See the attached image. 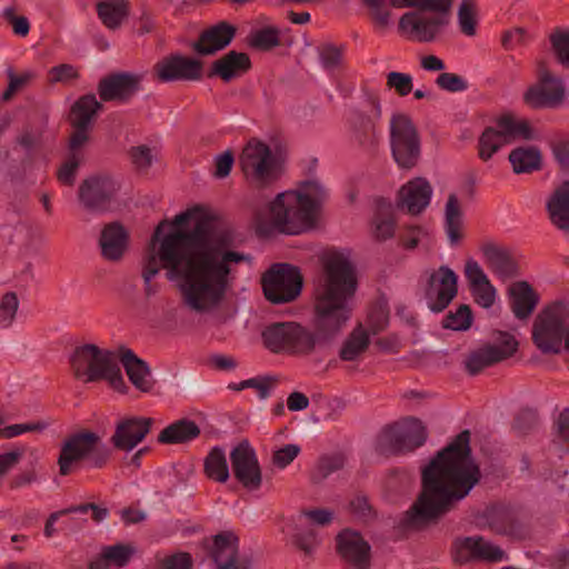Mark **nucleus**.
Listing matches in <instances>:
<instances>
[{"mask_svg": "<svg viewBox=\"0 0 569 569\" xmlns=\"http://www.w3.org/2000/svg\"><path fill=\"white\" fill-rule=\"evenodd\" d=\"M232 236L199 208L177 214L156 228L142 260L147 296L154 293L151 280L161 268L170 280L179 281L182 302L198 313L216 309L234 279L233 266L249 260L231 249Z\"/></svg>", "mask_w": 569, "mask_h": 569, "instance_id": "obj_1", "label": "nucleus"}, {"mask_svg": "<svg viewBox=\"0 0 569 569\" xmlns=\"http://www.w3.org/2000/svg\"><path fill=\"white\" fill-rule=\"evenodd\" d=\"M480 478L479 466L471 457L470 432L463 430L423 468L421 492L406 512L402 527L420 530L438 521L470 493Z\"/></svg>", "mask_w": 569, "mask_h": 569, "instance_id": "obj_2", "label": "nucleus"}, {"mask_svg": "<svg viewBox=\"0 0 569 569\" xmlns=\"http://www.w3.org/2000/svg\"><path fill=\"white\" fill-rule=\"evenodd\" d=\"M380 31L396 26L402 36H438L452 23L455 0H360Z\"/></svg>", "mask_w": 569, "mask_h": 569, "instance_id": "obj_3", "label": "nucleus"}, {"mask_svg": "<svg viewBox=\"0 0 569 569\" xmlns=\"http://www.w3.org/2000/svg\"><path fill=\"white\" fill-rule=\"evenodd\" d=\"M327 198V189L317 180L305 181L297 190L281 192L266 207L254 210L258 231L276 230L286 234L307 231L313 227Z\"/></svg>", "mask_w": 569, "mask_h": 569, "instance_id": "obj_4", "label": "nucleus"}, {"mask_svg": "<svg viewBox=\"0 0 569 569\" xmlns=\"http://www.w3.org/2000/svg\"><path fill=\"white\" fill-rule=\"evenodd\" d=\"M356 290L357 278L349 259L337 251L328 253L323 259V274L315 290L321 329L336 332L349 320Z\"/></svg>", "mask_w": 569, "mask_h": 569, "instance_id": "obj_5", "label": "nucleus"}, {"mask_svg": "<svg viewBox=\"0 0 569 569\" xmlns=\"http://www.w3.org/2000/svg\"><path fill=\"white\" fill-rule=\"evenodd\" d=\"M70 366L74 378L84 383L106 380L117 391L127 390L118 359L110 350L92 343L79 346L70 357Z\"/></svg>", "mask_w": 569, "mask_h": 569, "instance_id": "obj_6", "label": "nucleus"}, {"mask_svg": "<svg viewBox=\"0 0 569 569\" xmlns=\"http://www.w3.org/2000/svg\"><path fill=\"white\" fill-rule=\"evenodd\" d=\"M110 458V450L93 431L82 430L68 436L61 443L58 457L59 473L70 475L80 463L102 468Z\"/></svg>", "mask_w": 569, "mask_h": 569, "instance_id": "obj_7", "label": "nucleus"}, {"mask_svg": "<svg viewBox=\"0 0 569 569\" xmlns=\"http://www.w3.org/2000/svg\"><path fill=\"white\" fill-rule=\"evenodd\" d=\"M535 138L530 123L507 114L499 118L493 127H488L478 140V154L482 161H488L503 146L517 139L531 140Z\"/></svg>", "mask_w": 569, "mask_h": 569, "instance_id": "obj_8", "label": "nucleus"}, {"mask_svg": "<svg viewBox=\"0 0 569 569\" xmlns=\"http://www.w3.org/2000/svg\"><path fill=\"white\" fill-rule=\"evenodd\" d=\"M262 341L274 353H310L317 343V337L296 322H274L262 331Z\"/></svg>", "mask_w": 569, "mask_h": 569, "instance_id": "obj_9", "label": "nucleus"}, {"mask_svg": "<svg viewBox=\"0 0 569 569\" xmlns=\"http://www.w3.org/2000/svg\"><path fill=\"white\" fill-rule=\"evenodd\" d=\"M389 131L396 163L402 169L416 167L421 154V139L412 119L406 113H393Z\"/></svg>", "mask_w": 569, "mask_h": 569, "instance_id": "obj_10", "label": "nucleus"}, {"mask_svg": "<svg viewBox=\"0 0 569 569\" xmlns=\"http://www.w3.org/2000/svg\"><path fill=\"white\" fill-rule=\"evenodd\" d=\"M240 166L249 183L256 188H263L274 182L280 176V163L263 142L251 140L244 147Z\"/></svg>", "mask_w": 569, "mask_h": 569, "instance_id": "obj_11", "label": "nucleus"}, {"mask_svg": "<svg viewBox=\"0 0 569 569\" xmlns=\"http://www.w3.org/2000/svg\"><path fill=\"white\" fill-rule=\"evenodd\" d=\"M568 308L563 302H556L545 308L532 325V341L542 353H559L565 337V323Z\"/></svg>", "mask_w": 569, "mask_h": 569, "instance_id": "obj_12", "label": "nucleus"}, {"mask_svg": "<svg viewBox=\"0 0 569 569\" xmlns=\"http://www.w3.org/2000/svg\"><path fill=\"white\" fill-rule=\"evenodd\" d=\"M426 428L419 419L407 418L386 427L377 441V449L383 455L412 451L426 442Z\"/></svg>", "mask_w": 569, "mask_h": 569, "instance_id": "obj_13", "label": "nucleus"}, {"mask_svg": "<svg viewBox=\"0 0 569 569\" xmlns=\"http://www.w3.org/2000/svg\"><path fill=\"white\" fill-rule=\"evenodd\" d=\"M261 284L267 300L276 305L287 303L300 295L302 277L298 268L276 263L262 276Z\"/></svg>", "mask_w": 569, "mask_h": 569, "instance_id": "obj_14", "label": "nucleus"}, {"mask_svg": "<svg viewBox=\"0 0 569 569\" xmlns=\"http://www.w3.org/2000/svg\"><path fill=\"white\" fill-rule=\"evenodd\" d=\"M538 83L525 93L526 102L532 108H556L566 97V89L561 78L553 76L545 61L537 66Z\"/></svg>", "mask_w": 569, "mask_h": 569, "instance_id": "obj_15", "label": "nucleus"}, {"mask_svg": "<svg viewBox=\"0 0 569 569\" xmlns=\"http://www.w3.org/2000/svg\"><path fill=\"white\" fill-rule=\"evenodd\" d=\"M101 107V103L97 100L94 94L83 96L73 104L70 121L74 128V132L70 137L69 154H77L79 158H84L82 147L89 139V127Z\"/></svg>", "mask_w": 569, "mask_h": 569, "instance_id": "obj_16", "label": "nucleus"}, {"mask_svg": "<svg viewBox=\"0 0 569 569\" xmlns=\"http://www.w3.org/2000/svg\"><path fill=\"white\" fill-rule=\"evenodd\" d=\"M458 292V276L447 266L433 270L428 278L426 299L433 312L443 311Z\"/></svg>", "mask_w": 569, "mask_h": 569, "instance_id": "obj_17", "label": "nucleus"}, {"mask_svg": "<svg viewBox=\"0 0 569 569\" xmlns=\"http://www.w3.org/2000/svg\"><path fill=\"white\" fill-rule=\"evenodd\" d=\"M234 478L248 490H257L262 483V472L254 449L243 440L230 452Z\"/></svg>", "mask_w": 569, "mask_h": 569, "instance_id": "obj_18", "label": "nucleus"}, {"mask_svg": "<svg viewBox=\"0 0 569 569\" xmlns=\"http://www.w3.org/2000/svg\"><path fill=\"white\" fill-rule=\"evenodd\" d=\"M453 559L458 563L472 560L500 562L506 559L505 551L480 536L459 537L452 543Z\"/></svg>", "mask_w": 569, "mask_h": 569, "instance_id": "obj_19", "label": "nucleus"}, {"mask_svg": "<svg viewBox=\"0 0 569 569\" xmlns=\"http://www.w3.org/2000/svg\"><path fill=\"white\" fill-rule=\"evenodd\" d=\"M518 348V342L513 336L501 333L499 345H487L470 352L466 360V370L475 376L485 368L510 358Z\"/></svg>", "mask_w": 569, "mask_h": 569, "instance_id": "obj_20", "label": "nucleus"}, {"mask_svg": "<svg viewBox=\"0 0 569 569\" xmlns=\"http://www.w3.org/2000/svg\"><path fill=\"white\" fill-rule=\"evenodd\" d=\"M239 32L244 36H282L291 32L288 28L274 23L268 17H258L236 27L227 21H219L197 32L196 36H236Z\"/></svg>", "mask_w": 569, "mask_h": 569, "instance_id": "obj_21", "label": "nucleus"}, {"mask_svg": "<svg viewBox=\"0 0 569 569\" xmlns=\"http://www.w3.org/2000/svg\"><path fill=\"white\" fill-rule=\"evenodd\" d=\"M118 188V183L108 176L91 177L80 184L79 200L87 210L101 212L108 209Z\"/></svg>", "mask_w": 569, "mask_h": 569, "instance_id": "obj_22", "label": "nucleus"}, {"mask_svg": "<svg viewBox=\"0 0 569 569\" xmlns=\"http://www.w3.org/2000/svg\"><path fill=\"white\" fill-rule=\"evenodd\" d=\"M141 81L137 73H112L99 81L98 93L102 101L127 103L141 90Z\"/></svg>", "mask_w": 569, "mask_h": 569, "instance_id": "obj_23", "label": "nucleus"}, {"mask_svg": "<svg viewBox=\"0 0 569 569\" xmlns=\"http://www.w3.org/2000/svg\"><path fill=\"white\" fill-rule=\"evenodd\" d=\"M152 425L153 419L148 417L122 418L116 423L110 442L116 449L129 452L144 440Z\"/></svg>", "mask_w": 569, "mask_h": 569, "instance_id": "obj_24", "label": "nucleus"}, {"mask_svg": "<svg viewBox=\"0 0 569 569\" xmlns=\"http://www.w3.org/2000/svg\"><path fill=\"white\" fill-rule=\"evenodd\" d=\"M156 73L160 81H198L202 78V62L199 60L173 54L159 61Z\"/></svg>", "mask_w": 569, "mask_h": 569, "instance_id": "obj_25", "label": "nucleus"}, {"mask_svg": "<svg viewBox=\"0 0 569 569\" xmlns=\"http://www.w3.org/2000/svg\"><path fill=\"white\" fill-rule=\"evenodd\" d=\"M210 556L217 569H251L248 558L238 557V537L230 531L213 537Z\"/></svg>", "mask_w": 569, "mask_h": 569, "instance_id": "obj_26", "label": "nucleus"}, {"mask_svg": "<svg viewBox=\"0 0 569 569\" xmlns=\"http://www.w3.org/2000/svg\"><path fill=\"white\" fill-rule=\"evenodd\" d=\"M337 549L341 558L355 569H368L370 546L358 532H340L337 537Z\"/></svg>", "mask_w": 569, "mask_h": 569, "instance_id": "obj_27", "label": "nucleus"}, {"mask_svg": "<svg viewBox=\"0 0 569 569\" xmlns=\"http://www.w3.org/2000/svg\"><path fill=\"white\" fill-rule=\"evenodd\" d=\"M432 187L425 178H415L403 184L398 192V207L411 214H418L430 203Z\"/></svg>", "mask_w": 569, "mask_h": 569, "instance_id": "obj_28", "label": "nucleus"}, {"mask_svg": "<svg viewBox=\"0 0 569 569\" xmlns=\"http://www.w3.org/2000/svg\"><path fill=\"white\" fill-rule=\"evenodd\" d=\"M487 267L499 278L509 279L518 273V266L509 249L492 241H485L480 246Z\"/></svg>", "mask_w": 569, "mask_h": 569, "instance_id": "obj_29", "label": "nucleus"}, {"mask_svg": "<svg viewBox=\"0 0 569 569\" xmlns=\"http://www.w3.org/2000/svg\"><path fill=\"white\" fill-rule=\"evenodd\" d=\"M129 243V233L119 222H111L103 227L99 238L101 256L107 261H119L124 256Z\"/></svg>", "mask_w": 569, "mask_h": 569, "instance_id": "obj_30", "label": "nucleus"}, {"mask_svg": "<svg viewBox=\"0 0 569 569\" xmlns=\"http://www.w3.org/2000/svg\"><path fill=\"white\" fill-rule=\"evenodd\" d=\"M465 276L476 302L483 308L492 307L496 300V289L475 259L470 258L466 261Z\"/></svg>", "mask_w": 569, "mask_h": 569, "instance_id": "obj_31", "label": "nucleus"}, {"mask_svg": "<svg viewBox=\"0 0 569 569\" xmlns=\"http://www.w3.org/2000/svg\"><path fill=\"white\" fill-rule=\"evenodd\" d=\"M251 69V60L244 52L229 51L217 59L210 71V77H219L224 82L240 78Z\"/></svg>", "mask_w": 569, "mask_h": 569, "instance_id": "obj_32", "label": "nucleus"}, {"mask_svg": "<svg viewBox=\"0 0 569 569\" xmlns=\"http://www.w3.org/2000/svg\"><path fill=\"white\" fill-rule=\"evenodd\" d=\"M550 222L559 230L569 232V180L555 189L546 203Z\"/></svg>", "mask_w": 569, "mask_h": 569, "instance_id": "obj_33", "label": "nucleus"}, {"mask_svg": "<svg viewBox=\"0 0 569 569\" xmlns=\"http://www.w3.org/2000/svg\"><path fill=\"white\" fill-rule=\"evenodd\" d=\"M119 360L123 366L130 382L139 390L146 392L152 388L151 372L148 365L130 349L120 351Z\"/></svg>", "mask_w": 569, "mask_h": 569, "instance_id": "obj_34", "label": "nucleus"}, {"mask_svg": "<svg viewBox=\"0 0 569 569\" xmlns=\"http://www.w3.org/2000/svg\"><path fill=\"white\" fill-rule=\"evenodd\" d=\"M443 227L451 246H457L463 238V211L455 193L448 196L445 206Z\"/></svg>", "mask_w": 569, "mask_h": 569, "instance_id": "obj_35", "label": "nucleus"}, {"mask_svg": "<svg viewBox=\"0 0 569 569\" xmlns=\"http://www.w3.org/2000/svg\"><path fill=\"white\" fill-rule=\"evenodd\" d=\"M133 553L134 548L128 545L118 543L104 547L100 556L90 562L89 569H112L124 567Z\"/></svg>", "mask_w": 569, "mask_h": 569, "instance_id": "obj_36", "label": "nucleus"}, {"mask_svg": "<svg viewBox=\"0 0 569 569\" xmlns=\"http://www.w3.org/2000/svg\"><path fill=\"white\" fill-rule=\"evenodd\" d=\"M511 308L519 319L528 318L536 308L538 299L532 288L525 281L513 283L510 289Z\"/></svg>", "mask_w": 569, "mask_h": 569, "instance_id": "obj_37", "label": "nucleus"}, {"mask_svg": "<svg viewBox=\"0 0 569 569\" xmlns=\"http://www.w3.org/2000/svg\"><path fill=\"white\" fill-rule=\"evenodd\" d=\"M200 435V428L196 422L180 419L166 427L158 436L160 443H183L196 439Z\"/></svg>", "mask_w": 569, "mask_h": 569, "instance_id": "obj_38", "label": "nucleus"}, {"mask_svg": "<svg viewBox=\"0 0 569 569\" xmlns=\"http://www.w3.org/2000/svg\"><path fill=\"white\" fill-rule=\"evenodd\" d=\"M393 208L386 200L377 201V209L371 221L372 234L377 240H387L395 233Z\"/></svg>", "mask_w": 569, "mask_h": 569, "instance_id": "obj_39", "label": "nucleus"}, {"mask_svg": "<svg viewBox=\"0 0 569 569\" xmlns=\"http://www.w3.org/2000/svg\"><path fill=\"white\" fill-rule=\"evenodd\" d=\"M509 161L516 173H529L540 169L541 153L536 147H519L510 152Z\"/></svg>", "mask_w": 569, "mask_h": 569, "instance_id": "obj_40", "label": "nucleus"}, {"mask_svg": "<svg viewBox=\"0 0 569 569\" xmlns=\"http://www.w3.org/2000/svg\"><path fill=\"white\" fill-rule=\"evenodd\" d=\"M370 343L369 333L361 326H357L343 342L340 358L345 361H353L363 353Z\"/></svg>", "mask_w": 569, "mask_h": 569, "instance_id": "obj_41", "label": "nucleus"}, {"mask_svg": "<svg viewBox=\"0 0 569 569\" xmlns=\"http://www.w3.org/2000/svg\"><path fill=\"white\" fill-rule=\"evenodd\" d=\"M101 21L110 29L117 28L128 14L126 0H104L97 4Z\"/></svg>", "mask_w": 569, "mask_h": 569, "instance_id": "obj_42", "label": "nucleus"}, {"mask_svg": "<svg viewBox=\"0 0 569 569\" xmlns=\"http://www.w3.org/2000/svg\"><path fill=\"white\" fill-rule=\"evenodd\" d=\"M204 472L208 478L226 482L229 479V468L227 463L226 452L220 447H214L204 459Z\"/></svg>", "mask_w": 569, "mask_h": 569, "instance_id": "obj_43", "label": "nucleus"}, {"mask_svg": "<svg viewBox=\"0 0 569 569\" xmlns=\"http://www.w3.org/2000/svg\"><path fill=\"white\" fill-rule=\"evenodd\" d=\"M459 30L465 36H473L478 24V7L476 0H462L457 10Z\"/></svg>", "mask_w": 569, "mask_h": 569, "instance_id": "obj_44", "label": "nucleus"}, {"mask_svg": "<svg viewBox=\"0 0 569 569\" xmlns=\"http://www.w3.org/2000/svg\"><path fill=\"white\" fill-rule=\"evenodd\" d=\"M552 157L561 170L569 171V134L556 133L549 141Z\"/></svg>", "mask_w": 569, "mask_h": 569, "instance_id": "obj_45", "label": "nucleus"}, {"mask_svg": "<svg viewBox=\"0 0 569 569\" xmlns=\"http://www.w3.org/2000/svg\"><path fill=\"white\" fill-rule=\"evenodd\" d=\"M232 38H193L189 47L198 56H212L230 44Z\"/></svg>", "mask_w": 569, "mask_h": 569, "instance_id": "obj_46", "label": "nucleus"}, {"mask_svg": "<svg viewBox=\"0 0 569 569\" xmlns=\"http://www.w3.org/2000/svg\"><path fill=\"white\" fill-rule=\"evenodd\" d=\"M278 379L272 376L258 377L243 380L239 383H230L229 389L241 391L246 388L256 389L261 399L269 397L271 389L277 385Z\"/></svg>", "mask_w": 569, "mask_h": 569, "instance_id": "obj_47", "label": "nucleus"}, {"mask_svg": "<svg viewBox=\"0 0 569 569\" xmlns=\"http://www.w3.org/2000/svg\"><path fill=\"white\" fill-rule=\"evenodd\" d=\"M345 50V46L331 42H325L319 46L318 53L322 66L326 69H333L338 67L342 61Z\"/></svg>", "mask_w": 569, "mask_h": 569, "instance_id": "obj_48", "label": "nucleus"}, {"mask_svg": "<svg viewBox=\"0 0 569 569\" xmlns=\"http://www.w3.org/2000/svg\"><path fill=\"white\" fill-rule=\"evenodd\" d=\"M472 322L471 309L461 305L455 312H449L443 320V327L451 330H467Z\"/></svg>", "mask_w": 569, "mask_h": 569, "instance_id": "obj_49", "label": "nucleus"}, {"mask_svg": "<svg viewBox=\"0 0 569 569\" xmlns=\"http://www.w3.org/2000/svg\"><path fill=\"white\" fill-rule=\"evenodd\" d=\"M19 300L14 292H7L0 298V327L9 328L17 315Z\"/></svg>", "mask_w": 569, "mask_h": 569, "instance_id": "obj_50", "label": "nucleus"}, {"mask_svg": "<svg viewBox=\"0 0 569 569\" xmlns=\"http://www.w3.org/2000/svg\"><path fill=\"white\" fill-rule=\"evenodd\" d=\"M387 87L393 89L400 97L408 96L413 87L412 77L409 73L391 71L387 74Z\"/></svg>", "mask_w": 569, "mask_h": 569, "instance_id": "obj_51", "label": "nucleus"}, {"mask_svg": "<svg viewBox=\"0 0 569 569\" xmlns=\"http://www.w3.org/2000/svg\"><path fill=\"white\" fill-rule=\"evenodd\" d=\"M83 161L82 158H79L77 154H69L68 159L62 163L57 172V178L59 182L66 186H72L76 179V173L78 167Z\"/></svg>", "mask_w": 569, "mask_h": 569, "instance_id": "obj_52", "label": "nucleus"}, {"mask_svg": "<svg viewBox=\"0 0 569 569\" xmlns=\"http://www.w3.org/2000/svg\"><path fill=\"white\" fill-rule=\"evenodd\" d=\"M300 447L295 443H288L277 449L272 455V463L279 469L288 467L300 453Z\"/></svg>", "mask_w": 569, "mask_h": 569, "instance_id": "obj_53", "label": "nucleus"}, {"mask_svg": "<svg viewBox=\"0 0 569 569\" xmlns=\"http://www.w3.org/2000/svg\"><path fill=\"white\" fill-rule=\"evenodd\" d=\"M436 83L439 88L449 92H461L468 87L462 77L450 72L440 73L436 79Z\"/></svg>", "mask_w": 569, "mask_h": 569, "instance_id": "obj_54", "label": "nucleus"}, {"mask_svg": "<svg viewBox=\"0 0 569 569\" xmlns=\"http://www.w3.org/2000/svg\"><path fill=\"white\" fill-rule=\"evenodd\" d=\"M3 20L17 34L26 36L29 32L30 24L28 19L20 16L14 8H7L3 11Z\"/></svg>", "mask_w": 569, "mask_h": 569, "instance_id": "obj_55", "label": "nucleus"}, {"mask_svg": "<svg viewBox=\"0 0 569 569\" xmlns=\"http://www.w3.org/2000/svg\"><path fill=\"white\" fill-rule=\"evenodd\" d=\"M345 465V459L341 455L322 457L318 462V473L320 478H326L335 471L340 470Z\"/></svg>", "mask_w": 569, "mask_h": 569, "instance_id": "obj_56", "label": "nucleus"}, {"mask_svg": "<svg viewBox=\"0 0 569 569\" xmlns=\"http://www.w3.org/2000/svg\"><path fill=\"white\" fill-rule=\"evenodd\" d=\"M333 512L328 509H312L306 510L300 517V526H303L302 521H307L311 525L326 526L331 522Z\"/></svg>", "mask_w": 569, "mask_h": 569, "instance_id": "obj_57", "label": "nucleus"}, {"mask_svg": "<svg viewBox=\"0 0 569 569\" xmlns=\"http://www.w3.org/2000/svg\"><path fill=\"white\" fill-rule=\"evenodd\" d=\"M44 428L41 423H16L4 428L0 427V438L12 439L26 432L39 431Z\"/></svg>", "mask_w": 569, "mask_h": 569, "instance_id": "obj_58", "label": "nucleus"}, {"mask_svg": "<svg viewBox=\"0 0 569 569\" xmlns=\"http://www.w3.org/2000/svg\"><path fill=\"white\" fill-rule=\"evenodd\" d=\"M367 325L369 337L378 335L385 330L388 325L387 312L382 308L371 311L368 316Z\"/></svg>", "mask_w": 569, "mask_h": 569, "instance_id": "obj_59", "label": "nucleus"}, {"mask_svg": "<svg viewBox=\"0 0 569 569\" xmlns=\"http://www.w3.org/2000/svg\"><path fill=\"white\" fill-rule=\"evenodd\" d=\"M191 556L187 552H178L166 557L161 562V569H190Z\"/></svg>", "mask_w": 569, "mask_h": 569, "instance_id": "obj_60", "label": "nucleus"}, {"mask_svg": "<svg viewBox=\"0 0 569 569\" xmlns=\"http://www.w3.org/2000/svg\"><path fill=\"white\" fill-rule=\"evenodd\" d=\"M283 38H249V47L258 51H270L276 47L286 46L289 48L291 41L282 42Z\"/></svg>", "mask_w": 569, "mask_h": 569, "instance_id": "obj_61", "label": "nucleus"}, {"mask_svg": "<svg viewBox=\"0 0 569 569\" xmlns=\"http://www.w3.org/2000/svg\"><path fill=\"white\" fill-rule=\"evenodd\" d=\"M130 157L133 164L138 169H147L152 163V153L151 149L147 146H138L133 147L130 150Z\"/></svg>", "mask_w": 569, "mask_h": 569, "instance_id": "obj_62", "label": "nucleus"}, {"mask_svg": "<svg viewBox=\"0 0 569 569\" xmlns=\"http://www.w3.org/2000/svg\"><path fill=\"white\" fill-rule=\"evenodd\" d=\"M234 162L233 153L230 150L216 157L214 161V176L217 178H226L229 176Z\"/></svg>", "mask_w": 569, "mask_h": 569, "instance_id": "obj_63", "label": "nucleus"}, {"mask_svg": "<svg viewBox=\"0 0 569 569\" xmlns=\"http://www.w3.org/2000/svg\"><path fill=\"white\" fill-rule=\"evenodd\" d=\"M552 49L558 62L569 68V38H552Z\"/></svg>", "mask_w": 569, "mask_h": 569, "instance_id": "obj_64", "label": "nucleus"}]
</instances>
